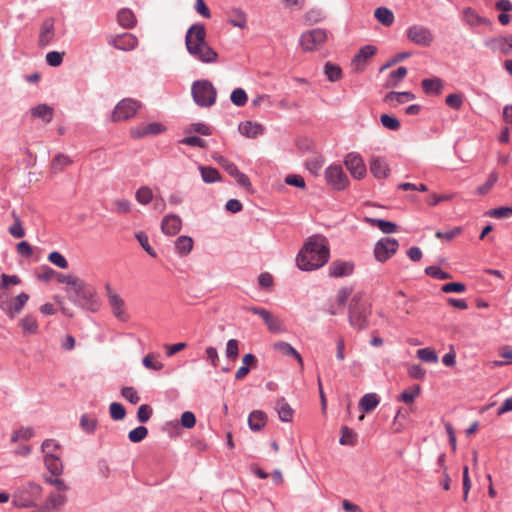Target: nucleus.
<instances>
[{
  "instance_id": "20e7f679",
  "label": "nucleus",
  "mask_w": 512,
  "mask_h": 512,
  "mask_svg": "<svg viewBox=\"0 0 512 512\" xmlns=\"http://www.w3.org/2000/svg\"><path fill=\"white\" fill-rule=\"evenodd\" d=\"M350 325L357 329L363 330L368 326V318L371 314L370 305L364 300V294L357 292L353 295L348 311Z\"/></svg>"
},
{
  "instance_id": "4be33fe9",
  "label": "nucleus",
  "mask_w": 512,
  "mask_h": 512,
  "mask_svg": "<svg viewBox=\"0 0 512 512\" xmlns=\"http://www.w3.org/2000/svg\"><path fill=\"white\" fill-rule=\"evenodd\" d=\"M510 35L505 37H496L485 41V45L490 48L493 52L500 51L504 55H507L512 50L509 47Z\"/></svg>"
},
{
  "instance_id": "aec40b11",
  "label": "nucleus",
  "mask_w": 512,
  "mask_h": 512,
  "mask_svg": "<svg viewBox=\"0 0 512 512\" xmlns=\"http://www.w3.org/2000/svg\"><path fill=\"white\" fill-rule=\"evenodd\" d=\"M370 172L374 177L383 179L389 175L390 169L384 159L373 156L370 160Z\"/></svg>"
},
{
  "instance_id": "b1692460",
  "label": "nucleus",
  "mask_w": 512,
  "mask_h": 512,
  "mask_svg": "<svg viewBox=\"0 0 512 512\" xmlns=\"http://www.w3.org/2000/svg\"><path fill=\"white\" fill-rule=\"evenodd\" d=\"M263 131L264 129L261 124L252 121H245L239 125V132L248 138H256L261 135Z\"/></svg>"
},
{
  "instance_id": "7c9ffc66",
  "label": "nucleus",
  "mask_w": 512,
  "mask_h": 512,
  "mask_svg": "<svg viewBox=\"0 0 512 512\" xmlns=\"http://www.w3.org/2000/svg\"><path fill=\"white\" fill-rule=\"evenodd\" d=\"M26 488L18 489L13 495V505L17 508H28L33 506L34 500L32 497L26 496Z\"/></svg>"
},
{
  "instance_id": "dca6fc26",
  "label": "nucleus",
  "mask_w": 512,
  "mask_h": 512,
  "mask_svg": "<svg viewBox=\"0 0 512 512\" xmlns=\"http://www.w3.org/2000/svg\"><path fill=\"white\" fill-rule=\"evenodd\" d=\"M108 43L116 49L131 51L138 45V39L131 33L111 36Z\"/></svg>"
},
{
  "instance_id": "f704fd0d",
  "label": "nucleus",
  "mask_w": 512,
  "mask_h": 512,
  "mask_svg": "<svg viewBox=\"0 0 512 512\" xmlns=\"http://www.w3.org/2000/svg\"><path fill=\"white\" fill-rule=\"evenodd\" d=\"M67 502V497L63 492H52L47 497V507L53 510L61 509Z\"/></svg>"
},
{
  "instance_id": "4d7b16f0",
  "label": "nucleus",
  "mask_w": 512,
  "mask_h": 512,
  "mask_svg": "<svg viewBox=\"0 0 512 512\" xmlns=\"http://www.w3.org/2000/svg\"><path fill=\"white\" fill-rule=\"evenodd\" d=\"M417 357L427 363H437L438 362V356L436 352L431 348H421L417 350Z\"/></svg>"
},
{
  "instance_id": "7ed1b4c3",
  "label": "nucleus",
  "mask_w": 512,
  "mask_h": 512,
  "mask_svg": "<svg viewBox=\"0 0 512 512\" xmlns=\"http://www.w3.org/2000/svg\"><path fill=\"white\" fill-rule=\"evenodd\" d=\"M187 51L191 56L203 63L217 61V52L206 42V30L202 24H193L185 37Z\"/></svg>"
},
{
  "instance_id": "1a4fd4ad",
  "label": "nucleus",
  "mask_w": 512,
  "mask_h": 512,
  "mask_svg": "<svg viewBox=\"0 0 512 512\" xmlns=\"http://www.w3.org/2000/svg\"><path fill=\"white\" fill-rule=\"evenodd\" d=\"M399 243L395 238H382L374 246V257L378 262L384 263L398 250Z\"/></svg>"
},
{
  "instance_id": "c756f323",
  "label": "nucleus",
  "mask_w": 512,
  "mask_h": 512,
  "mask_svg": "<svg viewBox=\"0 0 512 512\" xmlns=\"http://www.w3.org/2000/svg\"><path fill=\"white\" fill-rule=\"evenodd\" d=\"M276 411L278 413V416L281 421L283 422H290L293 418V409L291 406L286 402L284 398L279 399L276 402Z\"/></svg>"
},
{
  "instance_id": "bf43d9fd",
  "label": "nucleus",
  "mask_w": 512,
  "mask_h": 512,
  "mask_svg": "<svg viewBox=\"0 0 512 512\" xmlns=\"http://www.w3.org/2000/svg\"><path fill=\"white\" fill-rule=\"evenodd\" d=\"M147 435L148 429L145 426H138L129 432L128 438L131 442L138 443L144 440Z\"/></svg>"
},
{
  "instance_id": "39448f33",
  "label": "nucleus",
  "mask_w": 512,
  "mask_h": 512,
  "mask_svg": "<svg viewBox=\"0 0 512 512\" xmlns=\"http://www.w3.org/2000/svg\"><path fill=\"white\" fill-rule=\"evenodd\" d=\"M191 93L193 100L200 107H211L215 104L217 91L208 80H197L192 84Z\"/></svg>"
},
{
  "instance_id": "58836bf2",
  "label": "nucleus",
  "mask_w": 512,
  "mask_h": 512,
  "mask_svg": "<svg viewBox=\"0 0 512 512\" xmlns=\"http://www.w3.org/2000/svg\"><path fill=\"white\" fill-rule=\"evenodd\" d=\"M422 88L426 94H440L443 84L439 78H427L422 81Z\"/></svg>"
},
{
  "instance_id": "a19ab883",
  "label": "nucleus",
  "mask_w": 512,
  "mask_h": 512,
  "mask_svg": "<svg viewBox=\"0 0 512 512\" xmlns=\"http://www.w3.org/2000/svg\"><path fill=\"white\" fill-rule=\"evenodd\" d=\"M407 72V68L404 66L398 67L395 71H392L385 83V87H396L405 78Z\"/></svg>"
},
{
  "instance_id": "f8f14e48",
  "label": "nucleus",
  "mask_w": 512,
  "mask_h": 512,
  "mask_svg": "<svg viewBox=\"0 0 512 512\" xmlns=\"http://www.w3.org/2000/svg\"><path fill=\"white\" fill-rule=\"evenodd\" d=\"M353 292L352 287L344 286L341 287L336 294V298L330 301L327 305L326 311L330 315H337L343 312L348 298Z\"/></svg>"
},
{
  "instance_id": "69168bd1",
  "label": "nucleus",
  "mask_w": 512,
  "mask_h": 512,
  "mask_svg": "<svg viewBox=\"0 0 512 512\" xmlns=\"http://www.w3.org/2000/svg\"><path fill=\"white\" fill-rule=\"evenodd\" d=\"M213 159L231 176L234 171H236L238 168L237 166L231 162L230 160H228L227 158H225L224 156L222 155H214L213 156Z\"/></svg>"
},
{
  "instance_id": "79ce46f5",
  "label": "nucleus",
  "mask_w": 512,
  "mask_h": 512,
  "mask_svg": "<svg viewBox=\"0 0 512 512\" xmlns=\"http://www.w3.org/2000/svg\"><path fill=\"white\" fill-rule=\"evenodd\" d=\"M202 180L205 183H214L221 180L219 171L216 168L208 166H199Z\"/></svg>"
},
{
  "instance_id": "5fc2aeb1",
  "label": "nucleus",
  "mask_w": 512,
  "mask_h": 512,
  "mask_svg": "<svg viewBox=\"0 0 512 512\" xmlns=\"http://www.w3.org/2000/svg\"><path fill=\"white\" fill-rule=\"evenodd\" d=\"M97 424V419L95 417H90L87 414H83L80 418V427L88 434L94 433L97 428Z\"/></svg>"
},
{
  "instance_id": "412c9836",
  "label": "nucleus",
  "mask_w": 512,
  "mask_h": 512,
  "mask_svg": "<svg viewBox=\"0 0 512 512\" xmlns=\"http://www.w3.org/2000/svg\"><path fill=\"white\" fill-rule=\"evenodd\" d=\"M398 299L396 300V311L400 318H406L414 312V303L410 299H406L402 291L397 293Z\"/></svg>"
},
{
  "instance_id": "cd10ccee",
  "label": "nucleus",
  "mask_w": 512,
  "mask_h": 512,
  "mask_svg": "<svg viewBox=\"0 0 512 512\" xmlns=\"http://www.w3.org/2000/svg\"><path fill=\"white\" fill-rule=\"evenodd\" d=\"M31 114L35 118L42 119L45 123H50L53 119L54 110L46 104H40L31 109Z\"/></svg>"
},
{
  "instance_id": "393cba45",
  "label": "nucleus",
  "mask_w": 512,
  "mask_h": 512,
  "mask_svg": "<svg viewBox=\"0 0 512 512\" xmlns=\"http://www.w3.org/2000/svg\"><path fill=\"white\" fill-rule=\"evenodd\" d=\"M273 349L285 356H291L295 358L300 367L303 368L304 364L301 355L289 343L285 341H278L273 344Z\"/></svg>"
},
{
  "instance_id": "423d86ee",
  "label": "nucleus",
  "mask_w": 512,
  "mask_h": 512,
  "mask_svg": "<svg viewBox=\"0 0 512 512\" xmlns=\"http://www.w3.org/2000/svg\"><path fill=\"white\" fill-rule=\"evenodd\" d=\"M327 40V31L322 28H315L301 34L300 46L304 51L311 52L323 47Z\"/></svg>"
},
{
  "instance_id": "9b49d317",
  "label": "nucleus",
  "mask_w": 512,
  "mask_h": 512,
  "mask_svg": "<svg viewBox=\"0 0 512 512\" xmlns=\"http://www.w3.org/2000/svg\"><path fill=\"white\" fill-rule=\"evenodd\" d=\"M105 291L113 315L121 321L127 320L124 300L113 290L110 283L105 284Z\"/></svg>"
},
{
  "instance_id": "4c0bfd02",
  "label": "nucleus",
  "mask_w": 512,
  "mask_h": 512,
  "mask_svg": "<svg viewBox=\"0 0 512 512\" xmlns=\"http://www.w3.org/2000/svg\"><path fill=\"white\" fill-rule=\"evenodd\" d=\"M72 160L68 155L59 153L54 156L51 162V170L54 173L63 171L67 166L72 164Z\"/></svg>"
},
{
  "instance_id": "338daca9",
  "label": "nucleus",
  "mask_w": 512,
  "mask_h": 512,
  "mask_svg": "<svg viewBox=\"0 0 512 512\" xmlns=\"http://www.w3.org/2000/svg\"><path fill=\"white\" fill-rule=\"evenodd\" d=\"M497 180H498V174H497V173H495V172H491V173L489 174V176H488V178H487L486 182H485L483 185H481V186H479V187L477 188V193H478L479 195H485V194H487V193L490 191V189L495 185V183L497 182Z\"/></svg>"
},
{
  "instance_id": "37998d69",
  "label": "nucleus",
  "mask_w": 512,
  "mask_h": 512,
  "mask_svg": "<svg viewBox=\"0 0 512 512\" xmlns=\"http://www.w3.org/2000/svg\"><path fill=\"white\" fill-rule=\"evenodd\" d=\"M367 222H369L373 226L378 227L385 234H391L396 232L397 230V225L391 221L376 218H367Z\"/></svg>"
},
{
  "instance_id": "09e8293b",
  "label": "nucleus",
  "mask_w": 512,
  "mask_h": 512,
  "mask_svg": "<svg viewBox=\"0 0 512 512\" xmlns=\"http://www.w3.org/2000/svg\"><path fill=\"white\" fill-rule=\"evenodd\" d=\"M12 215V218L14 219V223L13 225L9 228V233L14 237V238H22L24 237L25 235V230L22 226V221H21V218L18 214H16V212H12L11 213Z\"/></svg>"
},
{
  "instance_id": "ddd939ff",
  "label": "nucleus",
  "mask_w": 512,
  "mask_h": 512,
  "mask_svg": "<svg viewBox=\"0 0 512 512\" xmlns=\"http://www.w3.org/2000/svg\"><path fill=\"white\" fill-rule=\"evenodd\" d=\"M376 47L373 45H366L355 54L352 59L351 66L355 72H362L367 67L369 59L376 54Z\"/></svg>"
},
{
  "instance_id": "de8ad7c7",
  "label": "nucleus",
  "mask_w": 512,
  "mask_h": 512,
  "mask_svg": "<svg viewBox=\"0 0 512 512\" xmlns=\"http://www.w3.org/2000/svg\"><path fill=\"white\" fill-rule=\"evenodd\" d=\"M324 73L329 81L336 82L342 77L341 67L333 64L331 62H327L324 66Z\"/></svg>"
},
{
  "instance_id": "bb28decb",
  "label": "nucleus",
  "mask_w": 512,
  "mask_h": 512,
  "mask_svg": "<svg viewBox=\"0 0 512 512\" xmlns=\"http://www.w3.org/2000/svg\"><path fill=\"white\" fill-rule=\"evenodd\" d=\"M44 464L52 476H61L63 474L64 466L61 456L49 455L48 458H44Z\"/></svg>"
},
{
  "instance_id": "72a5a7b5",
  "label": "nucleus",
  "mask_w": 512,
  "mask_h": 512,
  "mask_svg": "<svg viewBox=\"0 0 512 512\" xmlns=\"http://www.w3.org/2000/svg\"><path fill=\"white\" fill-rule=\"evenodd\" d=\"M228 22L234 27L245 28L247 25V18L244 11L241 9L235 8L229 11Z\"/></svg>"
},
{
  "instance_id": "c9c22d12",
  "label": "nucleus",
  "mask_w": 512,
  "mask_h": 512,
  "mask_svg": "<svg viewBox=\"0 0 512 512\" xmlns=\"http://www.w3.org/2000/svg\"><path fill=\"white\" fill-rule=\"evenodd\" d=\"M20 327L25 335H34L38 333V322L35 317L27 315L19 322Z\"/></svg>"
},
{
  "instance_id": "e433bc0d",
  "label": "nucleus",
  "mask_w": 512,
  "mask_h": 512,
  "mask_svg": "<svg viewBox=\"0 0 512 512\" xmlns=\"http://www.w3.org/2000/svg\"><path fill=\"white\" fill-rule=\"evenodd\" d=\"M193 239L189 236H180L175 241V249L180 255H188L193 249Z\"/></svg>"
},
{
  "instance_id": "6e6552de",
  "label": "nucleus",
  "mask_w": 512,
  "mask_h": 512,
  "mask_svg": "<svg viewBox=\"0 0 512 512\" xmlns=\"http://www.w3.org/2000/svg\"><path fill=\"white\" fill-rule=\"evenodd\" d=\"M407 38L414 44L420 47H429L434 41V34L432 31L420 24L410 26L406 31Z\"/></svg>"
},
{
  "instance_id": "a878e982",
  "label": "nucleus",
  "mask_w": 512,
  "mask_h": 512,
  "mask_svg": "<svg viewBox=\"0 0 512 512\" xmlns=\"http://www.w3.org/2000/svg\"><path fill=\"white\" fill-rule=\"evenodd\" d=\"M267 423V415L261 410L252 411L248 417L249 428L252 431H260Z\"/></svg>"
},
{
  "instance_id": "864d4df0",
  "label": "nucleus",
  "mask_w": 512,
  "mask_h": 512,
  "mask_svg": "<svg viewBox=\"0 0 512 512\" xmlns=\"http://www.w3.org/2000/svg\"><path fill=\"white\" fill-rule=\"evenodd\" d=\"M135 198L138 203L147 205L153 199V192L148 186H142L136 191Z\"/></svg>"
},
{
  "instance_id": "f3484780",
  "label": "nucleus",
  "mask_w": 512,
  "mask_h": 512,
  "mask_svg": "<svg viewBox=\"0 0 512 512\" xmlns=\"http://www.w3.org/2000/svg\"><path fill=\"white\" fill-rule=\"evenodd\" d=\"M55 38V21L53 18L45 19L39 30L38 46L46 47L50 45Z\"/></svg>"
},
{
  "instance_id": "5701e85b",
  "label": "nucleus",
  "mask_w": 512,
  "mask_h": 512,
  "mask_svg": "<svg viewBox=\"0 0 512 512\" xmlns=\"http://www.w3.org/2000/svg\"><path fill=\"white\" fill-rule=\"evenodd\" d=\"M28 300L29 295L25 292H21L14 298L13 304L11 306H2V309L10 316V318H14L17 314L21 312V310L26 305Z\"/></svg>"
},
{
  "instance_id": "680f3d73",
  "label": "nucleus",
  "mask_w": 512,
  "mask_h": 512,
  "mask_svg": "<svg viewBox=\"0 0 512 512\" xmlns=\"http://www.w3.org/2000/svg\"><path fill=\"white\" fill-rule=\"evenodd\" d=\"M380 122L385 128L392 131H397L401 126L400 121L396 117L388 114H382Z\"/></svg>"
},
{
  "instance_id": "052dcab7",
  "label": "nucleus",
  "mask_w": 512,
  "mask_h": 512,
  "mask_svg": "<svg viewBox=\"0 0 512 512\" xmlns=\"http://www.w3.org/2000/svg\"><path fill=\"white\" fill-rule=\"evenodd\" d=\"M60 476H45L44 481L56 488L58 492L66 493L69 490V486L61 479Z\"/></svg>"
},
{
  "instance_id": "ea45409f",
  "label": "nucleus",
  "mask_w": 512,
  "mask_h": 512,
  "mask_svg": "<svg viewBox=\"0 0 512 512\" xmlns=\"http://www.w3.org/2000/svg\"><path fill=\"white\" fill-rule=\"evenodd\" d=\"M499 355L503 360H494L490 363L491 367H500L512 364V348L508 345H504L499 348Z\"/></svg>"
},
{
  "instance_id": "2eb2a0df",
  "label": "nucleus",
  "mask_w": 512,
  "mask_h": 512,
  "mask_svg": "<svg viewBox=\"0 0 512 512\" xmlns=\"http://www.w3.org/2000/svg\"><path fill=\"white\" fill-rule=\"evenodd\" d=\"M165 131V126L158 122L142 123L130 129V135L134 139L157 135Z\"/></svg>"
},
{
  "instance_id": "49530a36",
  "label": "nucleus",
  "mask_w": 512,
  "mask_h": 512,
  "mask_svg": "<svg viewBox=\"0 0 512 512\" xmlns=\"http://www.w3.org/2000/svg\"><path fill=\"white\" fill-rule=\"evenodd\" d=\"M42 451L44 458H48L49 455L61 456L62 453L61 446L53 439H46L42 443Z\"/></svg>"
},
{
  "instance_id": "4468645a",
  "label": "nucleus",
  "mask_w": 512,
  "mask_h": 512,
  "mask_svg": "<svg viewBox=\"0 0 512 512\" xmlns=\"http://www.w3.org/2000/svg\"><path fill=\"white\" fill-rule=\"evenodd\" d=\"M344 164L355 179H362L366 175V166L359 154L354 152L347 154Z\"/></svg>"
},
{
  "instance_id": "6ab92c4d",
  "label": "nucleus",
  "mask_w": 512,
  "mask_h": 512,
  "mask_svg": "<svg viewBox=\"0 0 512 512\" xmlns=\"http://www.w3.org/2000/svg\"><path fill=\"white\" fill-rule=\"evenodd\" d=\"M181 226V218L175 214L165 216L161 223L162 232L169 236L176 235L180 231Z\"/></svg>"
},
{
  "instance_id": "6e6d98bb",
  "label": "nucleus",
  "mask_w": 512,
  "mask_h": 512,
  "mask_svg": "<svg viewBox=\"0 0 512 512\" xmlns=\"http://www.w3.org/2000/svg\"><path fill=\"white\" fill-rule=\"evenodd\" d=\"M268 330L271 333H283L286 331L285 327L281 323V321L275 317L272 313L271 315L264 321Z\"/></svg>"
},
{
  "instance_id": "0eeeda50",
  "label": "nucleus",
  "mask_w": 512,
  "mask_h": 512,
  "mask_svg": "<svg viewBox=\"0 0 512 512\" xmlns=\"http://www.w3.org/2000/svg\"><path fill=\"white\" fill-rule=\"evenodd\" d=\"M142 108L141 102L132 99L124 98L117 103L111 114L113 122H121L131 119Z\"/></svg>"
},
{
  "instance_id": "774afa93",
  "label": "nucleus",
  "mask_w": 512,
  "mask_h": 512,
  "mask_svg": "<svg viewBox=\"0 0 512 512\" xmlns=\"http://www.w3.org/2000/svg\"><path fill=\"white\" fill-rule=\"evenodd\" d=\"M110 415L113 420H122L126 416V410L124 406L118 402H113L109 407Z\"/></svg>"
},
{
  "instance_id": "2f4dec72",
  "label": "nucleus",
  "mask_w": 512,
  "mask_h": 512,
  "mask_svg": "<svg viewBox=\"0 0 512 512\" xmlns=\"http://www.w3.org/2000/svg\"><path fill=\"white\" fill-rule=\"evenodd\" d=\"M463 20L470 26L486 24L487 20L481 17L473 8L467 7L463 10Z\"/></svg>"
},
{
  "instance_id": "a211bd4d",
  "label": "nucleus",
  "mask_w": 512,
  "mask_h": 512,
  "mask_svg": "<svg viewBox=\"0 0 512 512\" xmlns=\"http://www.w3.org/2000/svg\"><path fill=\"white\" fill-rule=\"evenodd\" d=\"M355 265L351 261L334 260L329 266V276L341 278L350 276L354 271Z\"/></svg>"
},
{
  "instance_id": "f257e3e1",
  "label": "nucleus",
  "mask_w": 512,
  "mask_h": 512,
  "mask_svg": "<svg viewBox=\"0 0 512 512\" xmlns=\"http://www.w3.org/2000/svg\"><path fill=\"white\" fill-rule=\"evenodd\" d=\"M57 280L66 285L65 291L70 301L83 309L96 312L100 300L94 287L71 274H58Z\"/></svg>"
},
{
  "instance_id": "8fccbe9b",
  "label": "nucleus",
  "mask_w": 512,
  "mask_h": 512,
  "mask_svg": "<svg viewBox=\"0 0 512 512\" xmlns=\"http://www.w3.org/2000/svg\"><path fill=\"white\" fill-rule=\"evenodd\" d=\"M420 391V385L416 384L410 387L409 389L404 390L399 396V401L404 402L406 404H410L420 394Z\"/></svg>"
},
{
  "instance_id": "473e14b6",
  "label": "nucleus",
  "mask_w": 512,
  "mask_h": 512,
  "mask_svg": "<svg viewBox=\"0 0 512 512\" xmlns=\"http://www.w3.org/2000/svg\"><path fill=\"white\" fill-rule=\"evenodd\" d=\"M378 404L379 397L375 393L365 394L359 401V407L365 413H369L374 410Z\"/></svg>"
},
{
  "instance_id": "603ef678",
  "label": "nucleus",
  "mask_w": 512,
  "mask_h": 512,
  "mask_svg": "<svg viewBox=\"0 0 512 512\" xmlns=\"http://www.w3.org/2000/svg\"><path fill=\"white\" fill-rule=\"evenodd\" d=\"M393 99H396V101L400 104L406 102V101H410V100H414L415 99V95L411 92H408V91H405V92H389L388 94H386L385 96V101L386 102H390L392 101Z\"/></svg>"
},
{
  "instance_id": "f03ea898",
  "label": "nucleus",
  "mask_w": 512,
  "mask_h": 512,
  "mask_svg": "<svg viewBox=\"0 0 512 512\" xmlns=\"http://www.w3.org/2000/svg\"><path fill=\"white\" fill-rule=\"evenodd\" d=\"M329 257L330 249L327 239L322 235H313L299 251L296 263L303 271H313L323 267Z\"/></svg>"
},
{
  "instance_id": "9d476101",
  "label": "nucleus",
  "mask_w": 512,
  "mask_h": 512,
  "mask_svg": "<svg viewBox=\"0 0 512 512\" xmlns=\"http://www.w3.org/2000/svg\"><path fill=\"white\" fill-rule=\"evenodd\" d=\"M325 178L332 189L341 191L348 187L349 179L340 165H331L325 170Z\"/></svg>"
},
{
  "instance_id": "3c124183",
  "label": "nucleus",
  "mask_w": 512,
  "mask_h": 512,
  "mask_svg": "<svg viewBox=\"0 0 512 512\" xmlns=\"http://www.w3.org/2000/svg\"><path fill=\"white\" fill-rule=\"evenodd\" d=\"M357 441V434L347 426H343L341 428V437H340V444L341 445H349L353 446L355 445Z\"/></svg>"
},
{
  "instance_id": "0e129e2a",
  "label": "nucleus",
  "mask_w": 512,
  "mask_h": 512,
  "mask_svg": "<svg viewBox=\"0 0 512 512\" xmlns=\"http://www.w3.org/2000/svg\"><path fill=\"white\" fill-rule=\"evenodd\" d=\"M425 273L428 276L435 278V279H439V280H445V279L451 278V275L448 272H445L440 267L434 266V265L426 267Z\"/></svg>"
},
{
  "instance_id": "c85d7f7f",
  "label": "nucleus",
  "mask_w": 512,
  "mask_h": 512,
  "mask_svg": "<svg viewBox=\"0 0 512 512\" xmlns=\"http://www.w3.org/2000/svg\"><path fill=\"white\" fill-rule=\"evenodd\" d=\"M118 23L127 29L133 28L136 23V16L134 12L130 9L123 8L118 12Z\"/></svg>"
},
{
  "instance_id": "13d9d810",
  "label": "nucleus",
  "mask_w": 512,
  "mask_h": 512,
  "mask_svg": "<svg viewBox=\"0 0 512 512\" xmlns=\"http://www.w3.org/2000/svg\"><path fill=\"white\" fill-rule=\"evenodd\" d=\"M230 99L234 105L242 107L247 103L248 97L244 89L236 88L232 91Z\"/></svg>"
},
{
  "instance_id": "e2e57ef3",
  "label": "nucleus",
  "mask_w": 512,
  "mask_h": 512,
  "mask_svg": "<svg viewBox=\"0 0 512 512\" xmlns=\"http://www.w3.org/2000/svg\"><path fill=\"white\" fill-rule=\"evenodd\" d=\"M136 239L140 243L141 247L153 258L157 257L156 251L149 244L148 236L144 232H137L135 234Z\"/></svg>"
},
{
  "instance_id": "a18cd8bd",
  "label": "nucleus",
  "mask_w": 512,
  "mask_h": 512,
  "mask_svg": "<svg viewBox=\"0 0 512 512\" xmlns=\"http://www.w3.org/2000/svg\"><path fill=\"white\" fill-rule=\"evenodd\" d=\"M159 354L156 353H148L143 359L142 364L145 368L154 371H160L163 369L164 365L161 361L158 360Z\"/></svg>"
},
{
  "instance_id": "c03bdc74",
  "label": "nucleus",
  "mask_w": 512,
  "mask_h": 512,
  "mask_svg": "<svg viewBox=\"0 0 512 512\" xmlns=\"http://www.w3.org/2000/svg\"><path fill=\"white\" fill-rule=\"evenodd\" d=\"M375 18L384 26H390L394 22L393 12L386 7H379L375 10Z\"/></svg>"
}]
</instances>
